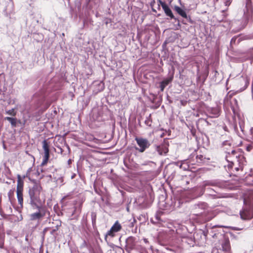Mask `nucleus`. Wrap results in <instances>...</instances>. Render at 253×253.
Masks as SVG:
<instances>
[{
	"label": "nucleus",
	"instance_id": "1",
	"mask_svg": "<svg viewBox=\"0 0 253 253\" xmlns=\"http://www.w3.org/2000/svg\"><path fill=\"white\" fill-rule=\"evenodd\" d=\"M42 187L40 183H35L30 189L29 194L30 198V204L33 208H40L45 203V198L41 194Z\"/></svg>",
	"mask_w": 253,
	"mask_h": 253
},
{
	"label": "nucleus",
	"instance_id": "2",
	"mask_svg": "<svg viewBox=\"0 0 253 253\" xmlns=\"http://www.w3.org/2000/svg\"><path fill=\"white\" fill-rule=\"evenodd\" d=\"M23 189H24V181L22 179L21 176L18 174L17 175V183L16 187V194L18 204L21 207L23 205Z\"/></svg>",
	"mask_w": 253,
	"mask_h": 253
},
{
	"label": "nucleus",
	"instance_id": "3",
	"mask_svg": "<svg viewBox=\"0 0 253 253\" xmlns=\"http://www.w3.org/2000/svg\"><path fill=\"white\" fill-rule=\"evenodd\" d=\"M227 153L229 156H226V158L227 161L230 162V164L229 165L230 167L232 169H234L236 171L243 170L244 168V164L243 163L239 162V160L237 158V155L235 156L236 162H233L232 161H231L228 159H231V157L232 156V155L234 156L236 154V151L235 150H232L231 153H230V152H228Z\"/></svg>",
	"mask_w": 253,
	"mask_h": 253
},
{
	"label": "nucleus",
	"instance_id": "4",
	"mask_svg": "<svg viewBox=\"0 0 253 253\" xmlns=\"http://www.w3.org/2000/svg\"><path fill=\"white\" fill-rule=\"evenodd\" d=\"M36 208L38 210V211L31 214L30 218L32 220L42 219L46 215L49 216L50 212L45 207L42 206L40 208Z\"/></svg>",
	"mask_w": 253,
	"mask_h": 253
},
{
	"label": "nucleus",
	"instance_id": "5",
	"mask_svg": "<svg viewBox=\"0 0 253 253\" xmlns=\"http://www.w3.org/2000/svg\"><path fill=\"white\" fill-rule=\"evenodd\" d=\"M135 140L139 147V148L135 147V149L140 153L144 152L150 146L149 141L146 138L136 137Z\"/></svg>",
	"mask_w": 253,
	"mask_h": 253
},
{
	"label": "nucleus",
	"instance_id": "6",
	"mask_svg": "<svg viewBox=\"0 0 253 253\" xmlns=\"http://www.w3.org/2000/svg\"><path fill=\"white\" fill-rule=\"evenodd\" d=\"M242 219L250 220L253 218V206H246L240 212Z\"/></svg>",
	"mask_w": 253,
	"mask_h": 253
},
{
	"label": "nucleus",
	"instance_id": "7",
	"mask_svg": "<svg viewBox=\"0 0 253 253\" xmlns=\"http://www.w3.org/2000/svg\"><path fill=\"white\" fill-rule=\"evenodd\" d=\"M42 147L44 150V156L41 165L44 166L46 165L49 158V145L46 140L42 142Z\"/></svg>",
	"mask_w": 253,
	"mask_h": 253
},
{
	"label": "nucleus",
	"instance_id": "8",
	"mask_svg": "<svg viewBox=\"0 0 253 253\" xmlns=\"http://www.w3.org/2000/svg\"><path fill=\"white\" fill-rule=\"evenodd\" d=\"M122 229V226L120 223L117 221L112 226L110 230H109L105 236V239L106 240L107 237L110 236L114 237L115 236V233L120 231Z\"/></svg>",
	"mask_w": 253,
	"mask_h": 253
},
{
	"label": "nucleus",
	"instance_id": "9",
	"mask_svg": "<svg viewBox=\"0 0 253 253\" xmlns=\"http://www.w3.org/2000/svg\"><path fill=\"white\" fill-rule=\"evenodd\" d=\"M174 9L179 15H180L182 17L186 18V19L189 18V22L191 23H192V21L191 20L190 17L187 16V14H186V12L185 11V10L182 9L181 7H180L178 6H175L174 7Z\"/></svg>",
	"mask_w": 253,
	"mask_h": 253
},
{
	"label": "nucleus",
	"instance_id": "10",
	"mask_svg": "<svg viewBox=\"0 0 253 253\" xmlns=\"http://www.w3.org/2000/svg\"><path fill=\"white\" fill-rule=\"evenodd\" d=\"M173 78V77L172 75L160 83V87L161 91H163L166 86L172 82Z\"/></svg>",
	"mask_w": 253,
	"mask_h": 253
},
{
	"label": "nucleus",
	"instance_id": "11",
	"mask_svg": "<svg viewBox=\"0 0 253 253\" xmlns=\"http://www.w3.org/2000/svg\"><path fill=\"white\" fill-rule=\"evenodd\" d=\"M157 150L161 155L166 154L169 151L168 145L163 144L158 146L157 148Z\"/></svg>",
	"mask_w": 253,
	"mask_h": 253
},
{
	"label": "nucleus",
	"instance_id": "12",
	"mask_svg": "<svg viewBox=\"0 0 253 253\" xmlns=\"http://www.w3.org/2000/svg\"><path fill=\"white\" fill-rule=\"evenodd\" d=\"M4 120L8 121L12 127H16L17 123L21 124V121L16 118L6 117L4 118Z\"/></svg>",
	"mask_w": 253,
	"mask_h": 253
},
{
	"label": "nucleus",
	"instance_id": "13",
	"mask_svg": "<svg viewBox=\"0 0 253 253\" xmlns=\"http://www.w3.org/2000/svg\"><path fill=\"white\" fill-rule=\"evenodd\" d=\"M222 250L225 252H229L231 250L230 241L228 238L225 239L222 245Z\"/></svg>",
	"mask_w": 253,
	"mask_h": 253
},
{
	"label": "nucleus",
	"instance_id": "14",
	"mask_svg": "<svg viewBox=\"0 0 253 253\" xmlns=\"http://www.w3.org/2000/svg\"><path fill=\"white\" fill-rule=\"evenodd\" d=\"M163 9L167 16L169 17L171 19H175L172 11L167 4L165 5L164 7L163 6Z\"/></svg>",
	"mask_w": 253,
	"mask_h": 253
},
{
	"label": "nucleus",
	"instance_id": "15",
	"mask_svg": "<svg viewBox=\"0 0 253 253\" xmlns=\"http://www.w3.org/2000/svg\"><path fill=\"white\" fill-rule=\"evenodd\" d=\"M245 184L248 186H253V174H248L245 178Z\"/></svg>",
	"mask_w": 253,
	"mask_h": 253
},
{
	"label": "nucleus",
	"instance_id": "16",
	"mask_svg": "<svg viewBox=\"0 0 253 253\" xmlns=\"http://www.w3.org/2000/svg\"><path fill=\"white\" fill-rule=\"evenodd\" d=\"M126 244L128 246L132 248L135 246V238L133 237H128L126 240Z\"/></svg>",
	"mask_w": 253,
	"mask_h": 253
},
{
	"label": "nucleus",
	"instance_id": "17",
	"mask_svg": "<svg viewBox=\"0 0 253 253\" xmlns=\"http://www.w3.org/2000/svg\"><path fill=\"white\" fill-rule=\"evenodd\" d=\"M217 186L218 187H221V185L219 182L215 181H206L204 184V186Z\"/></svg>",
	"mask_w": 253,
	"mask_h": 253
},
{
	"label": "nucleus",
	"instance_id": "18",
	"mask_svg": "<svg viewBox=\"0 0 253 253\" xmlns=\"http://www.w3.org/2000/svg\"><path fill=\"white\" fill-rule=\"evenodd\" d=\"M73 197L72 193H70L68 194H67V195L64 196L62 198V199L61 200V202L62 203H65L66 200H71V199H73Z\"/></svg>",
	"mask_w": 253,
	"mask_h": 253
},
{
	"label": "nucleus",
	"instance_id": "19",
	"mask_svg": "<svg viewBox=\"0 0 253 253\" xmlns=\"http://www.w3.org/2000/svg\"><path fill=\"white\" fill-rule=\"evenodd\" d=\"M8 197L10 202H12L14 199V190L11 189L10 190L8 193Z\"/></svg>",
	"mask_w": 253,
	"mask_h": 253
},
{
	"label": "nucleus",
	"instance_id": "20",
	"mask_svg": "<svg viewBox=\"0 0 253 253\" xmlns=\"http://www.w3.org/2000/svg\"><path fill=\"white\" fill-rule=\"evenodd\" d=\"M97 215L96 212H92L91 213V218L92 220V223L93 226L96 224V220Z\"/></svg>",
	"mask_w": 253,
	"mask_h": 253
},
{
	"label": "nucleus",
	"instance_id": "21",
	"mask_svg": "<svg viewBox=\"0 0 253 253\" xmlns=\"http://www.w3.org/2000/svg\"><path fill=\"white\" fill-rule=\"evenodd\" d=\"M145 124L147 126H152V120L151 119V115H150L149 116L146 118V120L145 121Z\"/></svg>",
	"mask_w": 253,
	"mask_h": 253
},
{
	"label": "nucleus",
	"instance_id": "22",
	"mask_svg": "<svg viewBox=\"0 0 253 253\" xmlns=\"http://www.w3.org/2000/svg\"><path fill=\"white\" fill-rule=\"evenodd\" d=\"M6 113L10 116L15 117L16 115L17 112L14 109H11L6 111Z\"/></svg>",
	"mask_w": 253,
	"mask_h": 253
},
{
	"label": "nucleus",
	"instance_id": "23",
	"mask_svg": "<svg viewBox=\"0 0 253 253\" xmlns=\"http://www.w3.org/2000/svg\"><path fill=\"white\" fill-rule=\"evenodd\" d=\"M196 159L197 162L201 163L204 159V156L202 155H197L196 156Z\"/></svg>",
	"mask_w": 253,
	"mask_h": 253
},
{
	"label": "nucleus",
	"instance_id": "24",
	"mask_svg": "<svg viewBox=\"0 0 253 253\" xmlns=\"http://www.w3.org/2000/svg\"><path fill=\"white\" fill-rule=\"evenodd\" d=\"M248 197L250 200L253 202V190L249 191Z\"/></svg>",
	"mask_w": 253,
	"mask_h": 253
},
{
	"label": "nucleus",
	"instance_id": "25",
	"mask_svg": "<svg viewBox=\"0 0 253 253\" xmlns=\"http://www.w3.org/2000/svg\"><path fill=\"white\" fill-rule=\"evenodd\" d=\"M212 111L214 112V114L213 117H217L219 115V111L218 109H212Z\"/></svg>",
	"mask_w": 253,
	"mask_h": 253
},
{
	"label": "nucleus",
	"instance_id": "26",
	"mask_svg": "<svg viewBox=\"0 0 253 253\" xmlns=\"http://www.w3.org/2000/svg\"><path fill=\"white\" fill-rule=\"evenodd\" d=\"M246 149L248 152H251L253 149V144L248 145Z\"/></svg>",
	"mask_w": 253,
	"mask_h": 253
},
{
	"label": "nucleus",
	"instance_id": "27",
	"mask_svg": "<svg viewBox=\"0 0 253 253\" xmlns=\"http://www.w3.org/2000/svg\"><path fill=\"white\" fill-rule=\"evenodd\" d=\"M237 39V37H234L233 38H232L231 40V41H230L231 45H233L234 44H236V41Z\"/></svg>",
	"mask_w": 253,
	"mask_h": 253
},
{
	"label": "nucleus",
	"instance_id": "28",
	"mask_svg": "<svg viewBox=\"0 0 253 253\" xmlns=\"http://www.w3.org/2000/svg\"><path fill=\"white\" fill-rule=\"evenodd\" d=\"M157 1L159 2V4H160L162 6V8H163V6L164 7L165 5H167V4L165 2L163 1L162 0H157Z\"/></svg>",
	"mask_w": 253,
	"mask_h": 253
},
{
	"label": "nucleus",
	"instance_id": "29",
	"mask_svg": "<svg viewBox=\"0 0 253 253\" xmlns=\"http://www.w3.org/2000/svg\"><path fill=\"white\" fill-rule=\"evenodd\" d=\"M58 226H59L58 225H57L55 229H52V230L50 232L51 234L53 235L55 232H56V231H57L58 230Z\"/></svg>",
	"mask_w": 253,
	"mask_h": 253
},
{
	"label": "nucleus",
	"instance_id": "30",
	"mask_svg": "<svg viewBox=\"0 0 253 253\" xmlns=\"http://www.w3.org/2000/svg\"><path fill=\"white\" fill-rule=\"evenodd\" d=\"M231 1L232 0H225L224 2L225 5L226 6H229L231 3Z\"/></svg>",
	"mask_w": 253,
	"mask_h": 253
},
{
	"label": "nucleus",
	"instance_id": "31",
	"mask_svg": "<svg viewBox=\"0 0 253 253\" xmlns=\"http://www.w3.org/2000/svg\"><path fill=\"white\" fill-rule=\"evenodd\" d=\"M252 3L251 0H246V5H250Z\"/></svg>",
	"mask_w": 253,
	"mask_h": 253
},
{
	"label": "nucleus",
	"instance_id": "32",
	"mask_svg": "<svg viewBox=\"0 0 253 253\" xmlns=\"http://www.w3.org/2000/svg\"><path fill=\"white\" fill-rule=\"evenodd\" d=\"M251 135H252L251 138L253 141V127L251 129Z\"/></svg>",
	"mask_w": 253,
	"mask_h": 253
},
{
	"label": "nucleus",
	"instance_id": "33",
	"mask_svg": "<svg viewBox=\"0 0 253 253\" xmlns=\"http://www.w3.org/2000/svg\"><path fill=\"white\" fill-rule=\"evenodd\" d=\"M4 246V243L3 242L0 243V248H3Z\"/></svg>",
	"mask_w": 253,
	"mask_h": 253
},
{
	"label": "nucleus",
	"instance_id": "34",
	"mask_svg": "<svg viewBox=\"0 0 253 253\" xmlns=\"http://www.w3.org/2000/svg\"><path fill=\"white\" fill-rule=\"evenodd\" d=\"M133 222H136V220L135 219H134L133 220V222H131V225H130V227H133L134 225H133Z\"/></svg>",
	"mask_w": 253,
	"mask_h": 253
},
{
	"label": "nucleus",
	"instance_id": "35",
	"mask_svg": "<svg viewBox=\"0 0 253 253\" xmlns=\"http://www.w3.org/2000/svg\"><path fill=\"white\" fill-rule=\"evenodd\" d=\"M48 229H49V228H47V227L44 228L43 230V233H45L48 230Z\"/></svg>",
	"mask_w": 253,
	"mask_h": 253
},
{
	"label": "nucleus",
	"instance_id": "36",
	"mask_svg": "<svg viewBox=\"0 0 253 253\" xmlns=\"http://www.w3.org/2000/svg\"><path fill=\"white\" fill-rule=\"evenodd\" d=\"M226 143H227V142H224L223 145L225 146V145H226Z\"/></svg>",
	"mask_w": 253,
	"mask_h": 253
},
{
	"label": "nucleus",
	"instance_id": "37",
	"mask_svg": "<svg viewBox=\"0 0 253 253\" xmlns=\"http://www.w3.org/2000/svg\"><path fill=\"white\" fill-rule=\"evenodd\" d=\"M74 176H75V175H73V176H72V178H74Z\"/></svg>",
	"mask_w": 253,
	"mask_h": 253
},
{
	"label": "nucleus",
	"instance_id": "38",
	"mask_svg": "<svg viewBox=\"0 0 253 253\" xmlns=\"http://www.w3.org/2000/svg\"><path fill=\"white\" fill-rule=\"evenodd\" d=\"M70 162H71V160H69L68 161L69 163H70Z\"/></svg>",
	"mask_w": 253,
	"mask_h": 253
}]
</instances>
